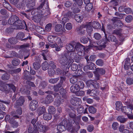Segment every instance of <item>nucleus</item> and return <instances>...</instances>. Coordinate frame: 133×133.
I'll use <instances>...</instances> for the list:
<instances>
[{
    "label": "nucleus",
    "mask_w": 133,
    "mask_h": 133,
    "mask_svg": "<svg viewBox=\"0 0 133 133\" xmlns=\"http://www.w3.org/2000/svg\"><path fill=\"white\" fill-rule=\"evenodd\" d=\"M70 102L72 105L78 106L80 105L81 102V99L77 97H74L71 99Z\"/></svg>",
    "instance_id": "7"
},
{
    "label": "nucleus",
    "mask_w": 133,
    "mask_h": 133,
    "mask_svg": "<svg viewBox=\"0 0 133 133\" xmlns=\"http://www.w3.org/2000/svg\"><path fill=\"white\" fill-rule=\"evenodd\" d=\"M114 33L119 36H120L122 35L121 33V30H114Z\"/></svg>",
    "instance_id": "63"
},
{
    "label": "nucleus",
    "mask_w": 133,
    "mask_h": 133,
    "mask_svg": "<svg viewBox=\"0 0 133 133\" xmlns=\"http://www.w3.org/2000/svg\"><path fill=\"white\" fill-rule=\"evenodd\" d=\"M13 28L15 29H24L25 27H27L25 22L24 21H22L18 19L15 22L13 26Z\"/></svg>",
    "instance_id": "4"
},
{
    "label": "nucleus",
    "mask_w": 133,
    "mask_h": 133,
    "mask_svg": "<svg viewBox=\"0 0 133 133\" xmlns=\"http://www.w3.org/2000/svg\"><path fill=\"white\" fill-rule=\"evenodd\" d=\"M36 124L38 128V132H45L49 129V127L48 125H43L41 124L40 122H37Z\"/></svg>",
    "instance_id": "6"
},
{
    "label": "nucleus",
    "mask_w": 133,
    "mask_h": 133,
    "mask_svg": "<svg viewBox=\"0 0 133 133\" xmlns=\"http://www.w3.org/2000/svg\"><path fill=\"white\" fill-rule=\"evenodd\" d=\"M20 63V61L18 59L14 58L12 61V65L14 66L19 65Z\"/></svg>",
    "instance_id": "37"
},
{
    "label": "nucleus",
    "mask_w": 133,
    "mask_h": 133,
    "mask_svg": "<svg viewBox=\"0 0 133 133\" xmlns=\"http://www.w3.org/2000/svg\"><path fill=\"white\" fill-rule=\"evenodd\" d=\"M75 93L76 96H83L84 94V91L82 90L77 91Z\"/></svg>",
    "instance_id": "57"
},
{
    "label": "nucleus",
    "mask_w": 133,
    "mask_h": 133,
    "mask_svg": "<svg viewBox=\"0 0 133 133\" xmlns=\"http://www.w3.org/2000/svg\"><path fill=\"white\" fill-rule=\"evenodd\" d=\"M94 43L95 44V43H94L93 42V43L91 44L90 46L91 47H96V49L97 50H101L103 49L104 48L106 47V45L104 44H101V45H99L96 46L93 44Z\"/></svg>",
    "instance_id": "22"
},
{
    "label": "nucleus",
    "mask_w": 133,
    "mask_h": 133,
    "mask_svg": "<svg viewBox=\"0 0 133 133\" xmlns=\"http://www.w3.org/2000/svg\"><path fill=\"white\" fill-rule=\"evenodd\" d=\"M8 41L9 43L12 44H15L18 42L17 39L13 37L9 38Z\"/></svg>",
    "instance_id": "35"
},
{
    "label": "nucleus",
    "mask_w": 133,
    "mask_h": 133,
    "mask_svg": "<svg viewBox=\"0 0 133 133\" xmlns=\"http://www.w3.org/2000/svg\"><path fill=\"white\" fill-rule=\"evenodd\" d=\"M117 119V120L121 123H125L128 119L127 118H125L122 116H118Z\"/></svg>",
    "instance_id": "31"
},
{
    "label": "nucleus",
    "mask_w": 133,
    "mask_h": 133,
    "mask_svg": "<svg viewBox=\"0 0 133 133\" xmlns=\"http://www.w3.org/2000/svg\"><path fill=\"white\" fill-rule=\"evenodd\" d=\"M42 66L43 70H45L49 68V65L46 61H45L42 64Z\"/></svg>",
    "instance_id": "33"
},
{
    "label": "nucleus",
    "mask_w": 133,
    "mask_h": 133,
    "mask_svg": "<svg viewBox=\"0 0 133 133\" xmlns=\"http://www.w3.org/2000/svg\"><path fill=\"white\" fill-rule=\"evenodd\" d=\"M48 110L49 114H54L55 112L56 109L53 106H51L49 107Z\"/></svg>",
    "instance_id": "41"
},
{
    "label": "nucleus",
    "mask_w": 133,
    "mask_h": 133,
    "mask_svg": "<svg viewBox=\"0 0 133 133\" xmlns=\"http://www.w3.org/2000/svg\"><path fill=\"white\" fill-rule=\"evenodd\" d=\"M71 68L73 71L76 70L78 68L77 65L76 64L73 63L72 64L71 66Z\"/></svg>",
    "instance_id": "56"
},
{
    "label": "nucleus",
    "mask_w": 133,
    "mask_h": 133,
    "mask_svg": "<svg viewBox=\"0 0 133 133\" xmlns=\"http://www.w3.org/2000/svg\"><path fill=\"white\" fill-rule=\"evenodd\" d=\"M74 52H71L70 53V57L69 58V53H66L62 54L59 55L58 57V61L62 66H67L68 64V67H70L69 65L70 63L73 62V60L72 58V55H74Z\"/></svg>",
    "instance_id": "1"
},
{
    "label": "nucleus",
    "mask_w": 133,
    "mask_h": 133,
    "mask_svg": "<svg viewBox=\"0 0 133 133\" xmlns=\"http://www.w3.org/2000/svg\"><path fill=\"white\" fill-rule=\"evenodd\" d=\"M90 86L91 87L92 86L96 89H98L99 88V83L96 82H90Z\"/></svg>",
    "instance_id": "32"
},
{
    "label": "nucleus",
    "mask_w": 133,
    "mask_h": 133,
    "mask_svg": "<svg viewBox=\"0 0 133 133\" xmlns=\"http://www.w3.org/2000/svg\"><path fill=\"white\" fill-rule=\"evenodd\" d=\"M75 18L77 22H81L83 20V17L80 15L76 14L75 16Z\"/></svg>",
    "instance_id": "28"
},
{
    "label": "nucleus",
    "mask_w": 133,
    "mask_h": 133,
    "mask_svg": "<svg viewBox=\"0 0 133 133\" xmlns=\"http://www.w3.org/2000/svg\"><path fill=\"white\" fill-rule=\"evenodd\" d=\"M48 85L47 82L45 81H42L41 82L38 86L39 89H41L45 88Z\"/></svg>",
    "instance_id": "25"
},
{
    "label": "nucleus",
    "mask_w": 133,
    "mask_h": 133,
    "mask_svg": "<svg viewBox=\"0 0 133 133\" xmlns=\"http://www.w3.org/2000/svg\"><path fill=\"white\" fill-rule=\"evenodd\" d=\"M59 79V78L58 77L55 78H51L49 80V81L50 83L55 84L58 82Z\"/></svg>",
    "instance_id": "49"
},
{
    "label": "nucleus",
    "mask_w": 133,
    "mask_h": 133,
    "mask_svg": "<svg viewBox=\"0 0 133 133\" xmlns=\"http://www.w3.org/2000/svg\"><path fill=\"white\" fill-rule=\"evenodd\" d=\"M126 83L128 85L133 84V78L130 77L126 79Z\"/></svg>",
    "instance_id": "53"
},
{
    "label": "nucleus",
    "mask_w": 133,
    "mask_h": 133,
    "mask_svg": "<svg viewBox=\"0 0 133 133\" xmlns=\"http://www.w3.org/2000/svg\"><path fill=\"white\" fill-rule=\"evenodd\" d=\"M93 7L92 4V3L87 5L85 7V10L88 12H89L91 10Z\"/></svg>",
    "instance_id": "38"
},
{
    "label": "nucleus",
    "mask_w": 133,
    "mask_h": 133,
    "mask_svg": "<svg viewBox=\"0 0 133 133\" xmlns=\"http://www.w3.org/2000/svg\"><path fill=\"white\" fill-rule=\"evenodd\" d=\"M70 15V12H67L65 15V16L66 17H65L62 19V23L63 25H64L65 23L68 22L69 20V16Z\"/></svg>",
    "instance_id": "16"
},
{
    "label": "nucleus",
    "mask_w": 133,
    "mask_h": 133,
    "mask_svg": "<svg viewBox=\"0 0 133 133\" xmlns=\"http://www.w3.org/2000/svg\"><path fill=\"white\" fill-rule=\"evenodd\" d=\"M18 19V18L17 16L15 15H12L9 19L8 23L9 24L12 25L13 26L15 22Z\"/></svg>",
    "instance_id": "14"
},
{
    "label": "nucleus",
    "mask_w": 133,
    "mask_h": 133,
    "mask_svg": "<svg viewBox=\"0 0 133 133\" xmlns=\"http://www.w3.org/2000/svg\"><path fill=\"white\" fill-rule=\"evenodd\" d=\"M130 65V60L129 58H127L125 59L124 68L125 69L128 70L129 68Z\"/></svg>",
    "instance_id": "26"
},
{
    "label": "nucleus",
    "mask_w": 133,
    "mask_h": 133,
    "mask_svg": "<svg viewBox=\"0 0 133 133\" xmlns=\"http://www.w3.org/2000/svg\"><path fill=\"white\" fill-rule=\"evenodd\" d=\"M71 91L73 93H75L78 90H79L76 83L72 85L70 88Z\"/></svg>",
    "instance_id": "23"
},
{
    "label": "nucleus",
    "mask_w": 133,
    "mask_h": 133,
    "mask_svg": "<svg viewBox=\"0 0 133 133\" xmlns=\"http://www.w3.org/2000/svg\"><path fill=\"white\" fill-rule=\"evenodd\" d=\"M89 40L91 44L93 43V41H92L91 39H90L88 37L87 38L85 37H83L81 38L80 39L81 42L84 44L87 43Z\"/></svg>",
    "instance_id": "21"
},
{
    "label": "nucleus",
    "mask_w": 133,
    "mask_h": 133,
    "mask_svg": "<svg viewBox=\"0 0 133 133\" xmlns=\"http://www.w3.org/2000/svg\"><path fill=\"white\" fill-rule=\"evenodd\" d=\"M77 112L79 114H81L84 111V107L82 106L78 107L77 109Z\"/></svg>",
    "instance_id": "55"
},
{
    "label": "nucleus",
    "mask_w": 133,
    "mask_h": 133,
    "mask_svg": "<svg viewBox=\"0 0 133 133\" xmlns=\"http://www.w3.org/2000/svg\"><path fill=\"white\" fill-rule=\"evenodd\" d=\"M78 80V78L76 76L73 77L70 79V82L72 83H74Z\"/></svg>",
    "instance_id": "52"
},
{
    "label": "nucleus",
    "mask_w": 133,
    "mask_h": 133,
    "mask_svg": "<svg viewBox=\"0 0 133 133\" xmlns=\"http://www.w3.org/2000/svg\"><path fill=\"white\" fill-rule=\"evenodd\" d=\"M34 3H33L32 4H31L29 3H27L26 6L25 7V9H26V11L28 12H29L31 10L34 9Z\"/></svg>",
    "instance_id": "20"
},
{
    "label": "nucleus",
    "mask_w": 133,
    "mask_h": 133,
    "mask_svg": "<svg viewBox=\"0 0 133 133\" xmlns=\"http://www.w3.org/2000/svg\"><path fill=\"white\" fill-rule=\"evenodd\" d=\"M132 16L131 15H129L126 17L125 21L126 22L129 23L132 21Z\"/></svg>",
    "instance_id": "54"
},
{
    "label": "nucleus",
    "mask_w": 133,
    "mask_h": 133,
    "mask_svg": "<svg viewBox=\"0 0 133 133\" xmlns=\"http://www.w3.org/2000/svg\"><path fill=\"white\" fill-rule=\"evenodd\" d=\"M88 68L90 70H94L96 69L95 65L92 62H88Z\"/></svg>",
    "instance_id": "39"
},
{
    "label": "nucleus",
    "mask_w": 133,
    "mask_h": 133,
    "mask_svg": "<svg viewBox=\"0 0 133 133\" xmlns=\"http://www.w3.org/2000/svg\"><path fill=\"white\" fill-rule=\"evenodd\" d=\"M91 24L92 27L96 29H99L101 27V24L96 22H93Z\"/></svg>",
    "instance_id": "27"
},
{
    "label": "nucleus",
    "mask_w": 133,
    "mask_h": 133,
    "mask_svg": "<svg viewBox=\"0 0 133 133\" xmlns=\"http://www.w3.org/2000/svg\"><path fill=\"white\" fill-rule=\"evenodd\" d=\"M94 128V126L93 125H89L87 127V130L88 131L91 132L92 131Z\"/></svg>",
    "instance_id": "64"
},
{
    "label": "nucleus",
    "mask_w": 133,
    "mask_h": 133,
    "mask_svg": "<svg viewBox=\"0 0 133 133\" xmlns=\"http://www.w3.org/2000/svg\"><path fill=\"white\" fill-rule=\"evenodd\" d=\"M45 111V108L44 106L39 107L38 109V114L39 116L42 114Z\"/></svg>",
    "instance_id": "29"
},
{
    "label": "nucleus",
    "mask_w": 133,
    "mask_h": 133,
    "mask_svg": "<svg viewBox=\"0 0 133 133\" xmlns=\"http://www.w3.org/2000/svg\"><path fill=\"white\" fill-rule=\"evenodd\" d=\"M102 30L104 32L105 34V42L104 43L106 44L108 41V38H107V35L105 34V30L104 28H103V25L102 26Z\"/></svg>",
    "instance_id": "62"
},
{
    "label": "nucleus",
    "mask_w": 133,
    "mask_h": 133,
    "mask_svg": "<svg viewBox=\"0 0 133 133\" xmlns=\"http://www.w3.org/2000/svg\"><path fill=\"white\" fill-rule=\"evenodd\" d=\"M52 115L49 113H46L43 115L44 119L45 120H49L51 119L52 118Z\"/></svg>",
    "instance_id": "30"
},
{
    "label": "nucleus",
    "mask_w": 133,
    "mask_h": 133,
    "mask_svg": "<svg viewBox=\"0 0 133 133\" xmlns=\"http://www.w3.org/2000/svg\"><path fill=\"white\" fill-rule=\"evenodd\" d=\"M96 64L97 65L99 66H102L104 64V62L101 59H98L96 61Z\"/></svg>",
    "instance_id": "51"
},
{
    "label": "nucleus",
    "mask_w": 133,
    "mask_h": 133,
    "mask_svg": "<svg viewBox=\"0 0 133 133\" xmlns=\"http://www.w3.org/2000/svg\"><path fill=\"white\" fill-rule=\"evenodd\" d=\"M34 67L36 70L39 69L41 67V64L38 62H34L33 64Z\"/></svg>",
    "instance_id": "46"
},
{
    "label": "nucleus",
    "mask_w": 133,
    "mask_h": 133,
    "mask_svg": "<svg viewBox=\"0 0 133 133\" xmlns=\"http://www.w3.org/2000/svg\"><path fill=\"white\" fill-rule=\"evenodd\" d=\"M11 89L14 92H15L16 90V87L13 84H3L1 86L0 90L2 91L5 92L6 93H9Z\"/></svg>",
    "instance_id": "3"
},
{
    "label": "nucleus",
    "mask_w": 133,
    "mask_h": 133,
    "mask_svg": "<svg viewBox=\"0 0 133 133\" xmlns=\"http://www.w3.org/2000/svg\"><path fill=\"white\" fill-rule=\"evenodd\" d=\"M38 128L37 126V124L35 125L33 128L32 127L30 126L29 127L28 131V133H37L38 131Z\"/></svg>",
    "instance_id": "13"
},
{
    "label": "nucleus",
    "mask_w": 133,
    "mask_h": 133,
    "mask_svg": "<svg viewBox=\"0 0 133 133\" xmlns=\"http://www.w3.org/2000/svg\"><path fill=\"white\" fill-rule=\"evenodd\" d=\"M61 103V101L60 100V99L59 98H58L56 100V101L54 103V105L57 107L59 106Z\"/></svg>",
    "instance_id": "60"
},
{
    "label": "nucleus",
    "mask_w": 133,
    "mask_h": 133,
    "mask_svg": "<svg viewBox=\"0 0 133 133\" xmlns=\"http://www.w3.org/2000/svg\"><path fill=\"white\" fill-rule=\"evenodd\" d=\"M53 100L52 96L50 95H48L45 98L44 102L45 104H48L52 102Z\"/></svg>",
    "instance_id": "17"
},
{
    "label": "nucleus",
    "mask_w": 133,
    "mask_h": 133,
    "mask_svg": "<svg viewBox=\"0 0 133 133\" xmlns=\"http://www.w3.org/2000/svg\"><path fill=\"white\" fill-rule=\"evenodd\" d=\"M48 39L49 41V43L48 44L45 45L46 48L48 49L49 46H50V47L52 48H55V50L56 51H59L61 50V48L58 46L57 44L55 43L52 44V43L53 42H51L49 40V38H48Z\"/></svg>",
    "instance_id": "9"
},
{
    "label": "nucleus",
    "mask_w": 133,
    "mask_h": 133,
    "mask_svg": "<svg viewBox=\"0 0 133 133\" xmlns=\"http://www.w3.org/2000/svg\"><path fill=\"white\" fill-rule=\"evenodd\" d=\"M116 110L118 111L120 110L122 106V103L119 101L117 102L116 103Z\"/></svg>",
    "instance_id": "45"
},
{
    "label": "nucleus",
    "mask_w": 133,
    "mask_h": 133,
    "mask_svg": "<svg viewBox=\"0 0 133 133\" xmlns=\"http://www.w3.org/2000/svg\"><path fill=\"white\" fill-rule=\"evenodd\" d=\"M97 72L101 75H104L105 73V71L104 69L102 68H97L96 69Z\"/></svg>",
    "instance_id": "42"
},
{
    "label": "nucleus",
    "mask_w": 133,
    "mask_h": 133,
    "mask_svg": "<svg viewBox=\"0 0 133 133\" xmlns=\"http://www.w3.org/2000/svg\"><path fill=\"white\" fill-rule=\"evenodd\" d=\"M128 106V107H127L126 109V113L129 114L132 113L131 110H133V104H130Z\"/></svg>",
    "instance_id": "34"
},
{
    "label": "nucleus",
    "mask_w": 133,
    "mask_h": 133,
    "mask_svg": "<svg viewBox=\"0 0 133 133\" xmlns=\"http://www.w3.org/2000/svg\"><path fill=\"white\" fill-rule=\"evenodd\" d=\"M62 86V83L60 82L58 84L54 85V91L55 92H57L59 90V88Z\"/></svg>",
    "instance_id": "40"
},
{
    "label": "nucleus",
    "mask_w": 133,
    "mask_h": 133,
    "mask_svg": "<svg viewBox=\"0 0 133 133\" xmlns=\"http://www.w3.org/2000/svg\"><path fill=\"white\" fill-rule=\"evenodd\" d=\"M87 94H89L90 96H93L95 98H96L97 99L98 98L97 97V95L98 93L97 92V91L96 89H92L91 90L89 89L87 91Z\"/></svg>",
    "instance_id": "10"
},
{
    "label": "nucleus",
    "mask_w": 133,
    "mask_h": 133,
    "mask_svg": "<svg viewBox=\"0 0 133 133\" xmlns=\"http://www.w3.org/2000/svg\"><path fill=\"white\" fill-rule=\"evenodd\" d=\"M49 8L48 1L45 0L37 8V12L39 13V16L41 13L44 12L45 9Z\"/></svg>",
    "instance_id": "5"
},
{
    "label": "nucleus",
    "mask_w": 133,
    "mask_h": 133,
    "mask_svg": "<svg viewBox=\"0 0 133 133\" xmlns=\"http://www.w3.org/2000/svg\"><path fill=\"white\" fill-rule=\"evenodd\" d=\"M38 106V103L37 101L33 100L30 102L29 104V108L32 111L35 110Z\"/></svg>",
    "instance_id": "12"
},
{
    "label": "nucleus",
    "mask_w": 133,
    "mask_h": 133,
    "mask_svg": "<svg viewBox=\"0 0 133 133\" xmlns=\"http://www.w3.org/2000/svg\"><path fill=\"white\" fill-rule=\"evenodd\" d=\"M55 31L57 32H64L65 30L64 27H63L61 25L57 24L56 25L54 28Z\"/></svg>",
    "instance_id": "15"
},
{
    "label": "nucleus",
    "mask_w": 133,
    "mask_h": 133,
    "mask_svg": "<svg viewBox=\"0 0 133 133\" xmlns=\"http://www.w3.org/2000/svg\"><path fill=\"white\" fill-rule=\"evenodd\" d=\"M24 36V33L22 32H19L18 33L17 36V37L18 39H20L21 41H25L28 39V37H27L26 38L23 39Z\"/></svg>",
    "instance_id": "18"
},
{
    "label": "nucleus",
    "mask_w": 133,
    "mask_h": 133,
    "mask_svg": "<svg viewBox=\"0 0 133 133\" xmlns=\"http://www.w3.org/2000/svg\"><path fill=\"white\" fill-rule=\"evenodd\" d=\"M85 28H87V31L89 33H90L92 31V27L89 24H87L85 25Z\"/></svg>",
    "instance_id": "58"
},
{
    "label": "nucleus",
    "mask_w": 133,
    "mask_h": 133,
    "mask_svg": "<svg viewBox=\"0 0 133 133\" xmlns=\"http://www.w3.org/2000/svg\"><path fill=\"white\" fill-rule=\"evenodd\" d=\"M74 118L73 120L76 124V125L73 126L71 124L68 125L67 130L71 133H74L77 132L80 129V127L79 124L81 116H77Z\"/></svg>",
    "instance_id": "2"
},
{
    "label": "nucleus",
    "mask_w": 133,
    "mask_h": 133,
    "mask_svg": "<svg viewBox=\"0 0 133 133\" xmlns=\"http://www.w3.org/2000/svg\"><path fill=\"white\" fill-rule=\"evenodd\" d=\"M79 90L81 89H82L84 87V83L82 81H79L76 83Z\"/></svg>",
    "instance_id": "44"
},
{
    "label": "nucleus",
    "mask_w": 133,
    "mask_h": 133,
    "mask_svg": "<svg viewBox=\"0 0 133 133\" xmlns=\"http://www.w3.org/2000/svg\"><path fill=\"white\" fill-rule=\"evenodd\" d=\"M52 24L50 23H49L47 24L45 28V30L47 31H50L51 29Z\"/></svg>",
    "instance_id": "59"
},
{
    "label": "nucleus",
    "mask_w": 133,
    "mask_h": 133,
    "mask_svg": "<svg viewBox=\"0 0 133 133\" xmlns=\"http://www.w3.org/2000/svg\"><path fill=\"white\" fill-rule=\"evenodd\" d=\"M114 25L116 24L117 23V26H121L123 25V24L122 21L120 20H114Z\"/></svg>",
    "instance_id": "50"
},
{
    "label": "nucleus",
    "mask_w": 133,
    "mask_h": 133,
    "mask_svg": "<svg viewBox=\"0 0 133 133\" xmlns=\"http://www.w3.org/2000/svg\"><path fill=\"white\" fill-rule=\"evenodd\" d=\"M75 42L71 44H68L66 46V49L69 51H74V48Z\"/></svg>",
    "instance_id": "24"
},
{
    "label": "nucleus",
    "mask_w": 133,
    "mask_h": 133,
    "mask_svg": "<svg viewBox=\"0 0 133 133\" xmlns=\"http://www.w3.org/2000/svg\"><path fill=\"white\" fill-rule=\"evenodd\" d=\"M94 36L95 39L97 40H99L101 37V35L97 33H95L94 35Z\"/></svg>",
    "instance_id": "61"
},
{
    "label": "nucleus",
    "mask_w": 133,
    "mask_h": 133,
    "mask_svg": "<svg viewBox=\"0 0 133 133\" xmlns=\"http://www.w3.org/2000/svg\"><path fill=\"white\" fill-rule=\"evenodd\" d=\"M66 123V121L63 120L59 124L57 125V129L59 131L62 132L66 130V129L65 127V125Z\"/></svg>",
    "instance_id": "8"
},
{
    "label": "nucleus",
    "mask_w": 133,
    "mask_h": 133,
    "mask_svg": "<svg viewBox=\"0 0 133 133\" xmlns=\"http://www.w3.org/2000/svg\"><path fill=\"white\" fill-rule=\"evenodd\" d=\"M75 47L74 50H76L78 51H81V50L84 48L83 46L79 43H76L75 42Z\"/></svg>",
    "instance_id": "19"
},
{
    "label": "nucleus",
    "mask_w": 133,
    "mask_h": 133,
    "mask_svg": "<svg viewBox=\"0 0 133 133\" xmlns=\"http://www.w3.org/2000/svg\"><path fill=\"white\" fill-rule=\"evenodd\" d=\"M59 92L61 95H62V97L64 98H66L67 97L66 95V91L64 89L61 88L59 90Z\"/></svg>",
    "instance_id": "36"
},
{
    "label": "nucleus",
    "mask_w": 133,
    "mask_h": 133,
    "mask_svg": "<svg viewBox=\"0 0 133 133\" xmlns=\"http://www.w3.org/2000/svg\"><path fill=\"white\" fill-rule=\"evenodd\" d=\"M108 41L109 40H111V41H113L116 43H117V40L116 37L112 35H110L108 36Z\"/></svg>",
    "instance_id": "43"
},
{
    "label": "nucleus",
    "mask_w": 133,
    "mask_h": 133,
    "mask_svg": "<svg viewBox=\"0 0 133 133\" xmlns=\"http://www.w3.org/2000/svg\"><path fill=\"white\" fill-rule=\"evenodd\" d=\"M89 112L92 114H94L96 111V109L92 106L88 108Z\"/></svg>",
    "instance_id": "47"
},
{
    "label": "nucleus",
    "mask_w": 133,
    "mask_h": 133,
    "mask_svg": "<svg viewBox=\"0 0 133 133\" xmlns=\"http://www.w3.org/2000/svg\"><path fill=\"white\" fill-rule=\"evenodd\" d=\"M24 101V98L22 96L20 97L16 101V103L14 105L15 107L17 108L22 105Z\"/></svg>",
    "instance_id": "11"
},
{
    "label": "nucleus",
    "mask_w": 133,
    "mask_h": 133,
    "mask_svg": "<svg viewBox=\"0 0 133 133\" xmlns=\"http://www.w3.org/2000/svg\"><path fill=\"white\" fill-rule=\"evenodd\" d=\"M10 77V75L7 73L4 74L2 76V79L4 81L8 80Z\"/></svg>",
    "instance_id": "48"
}]
</instances>
